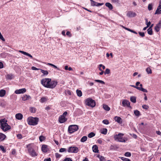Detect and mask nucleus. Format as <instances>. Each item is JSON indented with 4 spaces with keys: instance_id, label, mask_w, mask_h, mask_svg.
I'll return each instance as SVG.
<instances>
[{
    "instance_id": "f257e3e1",
    "label": "nucleus",
    "mask_w": 161,
    "mask_h": 161,
    "mask_svg": "<svg viewBox=\"0 0 161 161\" xmlns=\"http://www.w3.org/2000/svg\"><path fill=\"white\" fill-rule=\"evenodd\" d=\"M41 84L45 87L53 89L55 88L58 84L56 80H52L50 78H45L42 79L41 81Z\"/></svg>"
},
{
    "instance_id": "f03ea898",
    "label": "nucleus",
    "mask_w": 161,
    "mask_h": 161,
    "mask_svg": "<svg viewBox=\"0 0 161 161\" xmlns=\"http://www.w3.org/2000/svg\"><path fill=\"white\" fill-rule=\"evenodd\" d=\"M26 147L27 148L28 153L30 156L35 157L38 155V153L35 149V146L33 143L28 144L26 145Z\"/></svg>"
},
{
    "instance_id": "7ed1b4c3",
    "label": "nucleus",
    "mask_w": 161,
    "mask_h": 161,
    "mask_svg": "<svg viewBox=\"0 0 161 161\" xmlns=\"http://www.w3.org/2000/svg\"><path fill=\"white\" fill-rule=\"evenodd\" d=\"M7 122V120L5 118L0 120V127L3 131H7L11 129V126Z\"/></svg>"
},
{
    "instance_id": "20e7f679",
    "label": "nucleus",
    "mask_w": 161,
    "mask_h": 161,
    "mask_svg": "<svg viewBox=\"0 0 161 161\" xmlns=\"http://www.w3.org/2000/svg\"><path fill=\"white\" fill-rule=\"evenodd\" d=\"M124 134L122 133H119L118 135H115L114 136V139L117 142H125L127 141V139L124 137Z\"/></svg>"
},
{
    "instance_id": "39448f33",
    "label": "nucleus",
    "mask_w": 161,
    "mask_h": 161,
    "mask_svg": "<svg viewBox=\"0 0 161 161\" xmlns=\"http://www.w3.org/2000/svg\"><path fill=\"white\" fill-rule=\"evenodd\" d=\"M27 121L29 125H35L37 124L39 119L37 117L33 118L30 117L28 118Z\"/></svg>"
},
{
    "instance_id": "423d86ee",
    "label": "nucleus",
    "mask_w": 161,
    "mask_h": 161,
    "mask_svg": "<svg viewBox=\"0 0 161 161\" xmlns=\"http://www.w3.org/2000/svg\"><path fill=\"white\" fill-rule=\"evenodd\" d=\"M85 104L88 106L93 108L96 105V102L92 98H87L85 100Z\"/></svg>"
},
{
    "instance_id": "0eeeda50",
    "label": "nucleus",
    "mask_w": 161,
    "mask_h": 161,
    "mask_svg": "<svg viewBox=\"0 0 161 161\" xmlns=\"http://www.w3.org/2000/svg\"><path fill=\"white\" fill-rule=\"evenodd\" d=\"M67 114V112L65 111L62 115L59 116L58 118V121L60 123H64L67 120V119L66 118V117Z\"/></svg>"
},
{
    "instance_id": "6e6552de",
    "label": "nucleus",
    "mask_w": 161,
    "mask_h": 161,
    "mask_svg": "<svg viewBox=\"0 0 161 161\" xmlns=\"http://www.w3.org/2000/svg\"><path fill=\"white\" fill-rule=\"evenodd\" d=\"M78 151L79 149L76 147H70L68 150V152L69 153H76Z\"/></svg>"
},
{
    "instance_id": "1a4fd4ad",
    "label": "nucleus",
    "mask_w": 161,
    "mask_h": 161,
    "mask_svg": "<svg viewBox=\"0 0 161 161\" xmlns=\"http://www.w3.org/2000/svg\"><path fill=\"white\" fill-rule=\"evenodd\" d=\"M79 127L77 125H71L69 126L68 131H77Z\"/></svg>"
},
{
    "instance_id": "9d476101",
    "label": "nucleus",
    "mask_w": 161,
    "mask_h": 161,
    "mask_svg": "<svg viewBox=\"0 0 161 161\" xmlns=\"http://www.w3.org/2000/svg\"><path fill=\"white\" fill-rule=\"evenodd\" d=\"M122 106L124 107H131L130 102L128 100L126 99H124L122 100Z\"/></svg>"
},
{
    "instance_id": "9b49d317",
    "label": "nucleus",
    "mask_w": 161,
    "mask_h": 161,
    "mask_svg": "<svg viewBox=\"0 0 161 161\" xmlns=\"http://www.w3.org/2000/svg\"><path fill=\"white\" fill-rule=\"evenodd\" d=\"M98 68L100 71H101L99 73L100 75H102L103 74V73H104V71L102 70H104L105 69V66L103 65L102 64H100L98 66Z\"/></svg>"
},
{
    "instance_id": "f8f14e48",
    "label": "nucleus",
    "mask_w": 161,
    "mask_h": 161,
    "mask_svg": "<svg viewBox=\"0 0 161 161\" xmlns=\"http://www.w3.org/2000/svg\"><path fill=\"white\" fill-rule=\"evenodd\" d=\"M130 86H131L133 87L134 88H135L137 89H138L140 91H142V92H147V90H146V89H145L144 88H143L142 87H140L138 86H135L134 85H130Z\"/></svg>"
},
{
    "instance_id": "ddd939ff",
    "label": "nucleus",
    "mask_w": 161,
    "mask_h": 161,
    "mask_svg": "<svg viewBox=\"0 0 161 161\" xmlns=\"http://www.w3.org/2000/svg\"><path fill=\"white\" fill-rule=\"evenodd\" d=\"M26 91L25 88H23L15 90L14 92V93L16 94L23 93H25L26 92Z\"/></svg>"
},
{
    "instance_id": "4468645a",
    "label": "nucleus",
    "mask_w": 161,
    "mask_h": 161,
    "mask_svg": "<svg viewBox=\"0 0 161 161\" xmlns=\"http://www.w3.org/2000/svg\"><path fill=\"white\" fill-rule=\"evenodd\" d=\"M161 27V20H160L158 22V23L156 25V26L155 27V30L157 32H158L160 30V28Z\"/></svg>"
},
{
    "instance_id": "2eb2a0df",
    "label": "nucleus",
    "mask_w": 161,
    "mask_h": 161,
    "mask_svg": "<svg viewBox=\"0 0 161 161\" xmlns=\"http://www.w3.org/2000/svg\"><path fill=\"white\" fill-rule=\"evenodd\" d=\"M114 120L115 122L119 124H121L122 123V119L119 117L117 116H115L114 118Z\"/></svg>"
},
{
    "instance_id": "dca6fc26",
    "label": "nucleus",
    "mask_w": 161,
    "mask_h": 161,
    "mask_svg": "<svg viewBox=\"0 0 161 161\" xmlns=\"http://www.w3.org/2000/svg\"><path fill=\"white\" fill-rule=\"evenodd\" d=\"M42 151L43 153H46L48 150V146L46 145H43L42 147Z\"/></svg>"
},
{
    "instance_id": "f3484780",
    "label": "nucleus",
    "mask_w": 161,
    "mask_h": 161,
    "mask_svg": "<svg viewBox=\"0 0 161 161\" xmlns=\"http://www.w3.org/2000/svg\"><path fill=\"white\" fill-rule=\"evenodd\" d=\"M31 98V97L29 95H24L22 97V100L23 101H25Z\"/></svg>"
},
{
    "instance_id": "a211bd4d",
    "label": "nucleus",
    "mask_w": 161,
    "mask_h": 161,
    "mask_svg": "<svg viewBox=\"0 0 161 161\" xmlns=\"http://www.w3.org/2000/svg\"><path fill=\"white\" fill-rule=\"evenodd\" d=\"M23 117V115L21 113H18L15 115V118L18 120L22 119Z\"/></svg>"
},
{
    "instance_id": "6ab92c4d",
    "label": "nucleus",
    "mask_w": 161,
    "mask_h": 161,
    "mask_svg": "<svg viewBox=\"0 0 161 161\" xmlns=\"http://www.w3.org/2000/svg\"><path fill=\"white\" fill-rule=\"evenodd\" d=\"M40 70L41 72L43 74V76H47L49 74L48 71L47 70H45L40 69Z\"/></svg>"
},
{
    "instance_id": "aec40b11",
    "label": "nucleus",
    "mask_w": 161,
    "mask_h": 161,
    "mask_svg": "<svg viewBox=\"0 0 161 161\" xmlns=\"http://www.w3.org/2000/svg\"><path fill=\"white\" fill-rule=\"evenodd\" d=\"M19 52L25 55L26 56L29 57H30L31 58H33V57L32 56V55H31L30 54L27 53L26 52H24V51H21V50H19Z\"/></svg>"
},
{
    "instance_id": "412c9836",
    "label": "nucleus",
    "mask_w": 161,
    "mask_h": 161,
    "mask_svg": "<svg viewBox=\"0 0 161 161\" xmlns=\"http://www.w3.org/2000/svg\"><path fill=\"white\" fill-rule=\"evenodd\" d=\"M161 14V8L158 6L155 12V14Z\"/></svg>"
},
{
    "instance_id": "4be33fe9",
    "label": "nucleus",
    "mask_w": 161,
    "mask_h": 161,
    "mask_svg": "<svg viewBox=\"0 0 161 161\" xmlns=\"http://www.w3.org/2000/svg\"><path fill=\"white\" fill-rule=\"evenodd\" d=\"M98 147L96 145H94L93 146L92 149L93 151L96 153H98Z\"/></svg>"
},
{
    "instance_id": "5701e85b",
    "label": "nucleus",
    "mask_w": 161,
    "mask_h": 161,
    "mask_svg": "<svg viewBox=\"0 0 161 161\" xmlns=\"http://www.w3.org/2000/svg\"><path fill=\"white\" fill-rule=\"evenodd\" d=\"M6 91L3 89H2L0 90V97H4L6 94Z\"/></svg>"
},
{
    "instance_id": "b1692460",
    "label": "nucleus",
    "mask_w": 161,
    "mask_h": 161,
    "mask_svg": "<svg viewBox=\"0 0 161 161\" xmlns=\"http://www.w3.org/2000/svg\"><path fill=\"white\" fill-rule=\"evenodd\" d=\"M6 137V136L5 135L0 133V141H2L4 140Z\"/></svg>"
},
{
    "instance_id": "393cba45",
    "label": "nucleus",
    "mask_w": 161,
    "mask_h": 161,
    "mask_svg": "<svg viewBox=\"0 0 161 161\" xmlns=\"http://www.w3.org/2000/svg\"><path fill=\"white\" fill-rule=\"evenodd\" d=\"M127 15L129 17H134L136 16V14L135 13L130 12L127 13Z\"/></svg>"
},
{
    "instance_id": "a878e982",
    "label": "nucleus",
    "mask_w": 161,
    "mask_h": 161,
    "mask_svg": "<svg viewBox=\"0 0 161 161\" xmlns=\"http://www.w3.org/2000/svg\"><path fill=\"white\" fill-rule=\"evenodd\" d=\"M105 6L108 7V8L112 10L113 8V7L112 5L109 3H105Z\"/></svg>"
},
{
    "instance_id": "bb28decb",
    "label": "nucleus",
    "mask_w": 161,
    "mask_h": 161,
    "mask_svg": "<svg viewBox=\"0 0 161 161\" xmlns=\"http://www.w3.org/2000/svg\"><path fill=\"white\" fill-rule=\"evenodd\" d=\"M97 157L99 159L100 161H106V159L103 156L98 155Z\"/></svg>"
},
{
    "instance_id": "cd10ccee",
    "label": "nucleus",
    "mask_w": 161,
    "mask_h": 161,
    "mask_svg": "<svg viewBox=\"0 0 161 161\" xmlns=\"http://www.w3.org/2000/svg\"><path fill=\"white\" fill-rule=\"evenodd\" d=\"M130 101L134 103H135L136 102V97L135 96H131L130 97Z\"/></svg>"
},
{
    "instance_id": "c85d7f7f",
    "label": "nucleus",
    "mask_w": 161,
    "mask_h": 161,
    "mask_svg": "<svg viewBox=\"0 0 161 161\" xmlns=\"http://www.w3.org/2000/svg\"><path fill=\"white\" fill-rule=\"evenodd\" d=\"M153 25H151V26L147 30V33L150 35H152L153 34L152 29L151 27H152Z\"/></svg>"
},
{
    "instance_id": "c756f323",
    "label": "nucleus",
    "mask_w": 161,
    "mask_h": 161,
    "mask_svg": "<svg viewBox=\"0 0 161 161\" xmlns=\"http://www.w3.org/2000/svg\"><path fill=\"white\" fill-rule=\"evenodd\" d=\"M134 114H135V115L136 116L139 117L141 115V114H140V111L137 110H134Z\"/></svg>"
},
{
    "instance_id": "7c9ffc66",
    "label": "nucleus",
    "mask_w": 161,
    "mask_h": 161,
    "mask_svg": "<svg viewBox=\"0 0 161 161\" xmlns=\"http://www.w3.org/2000/svg\"><path fill=\"white\" fill-rule=\"evenodd\" d=\"M6 78L8 79L11 80L14 78V76L12 74H8L6 75Z\"/></svg>"
},
{
    "instance_id": "2f4dec72",
    "label": "nucleus",
    "mask_w": 161,
    "mask_h": 161,
    "mask_svg": "<svg viewBox=\"0 0 161 161\" xmlns=\"http://www.w3.org/2000/svg\"><path fill=\"white\" fill-rule=\"evenodd\" d=\"M103 108L104 109L107 111H109L110 110V108L108 105L106 104H103Z\"/></svg>"
},
{
    "instance_id": "473e14b6",
    "label": "nucleus",
    "mask_w": 161,
    "mask_h": 161,
    "mask_svg": "<svg viewBox=\"0 0 161 161\" xmlns=\"http://www.w3.org/2000/svg\"><path fill=\"white\" fill-rule=\"evenodd\" d=\"M77 95L79 97H80L82 96V92L80 90L78 89L76 90V91Z\"/></svg>"
},
{
    "instance_id": "72a5a7b5",
    "label": "nucleus",
    "mask_w": 161,
    "mask_h": 161,
    "mask_svg": "<svg viewBox=\"0 0 161 161\" xmlns=\"http://www.w3.org/2000/svg\"><path fill=\"white\" fill-rule=\"evenodd\" d=\"M7 55V53H3L0 54V57L2 58H5Z\"/></svg>"
},
{
    "instance_id": "f704fd0d",
    "label": "nucleus",
    "mask_w": 161,
    "mask_h": 161,
    "mask_svg": "<svg viewBox=\"0 0 161 161\" xmlns=\"http://www.w3.org/2000/svg\"><path fill=\"white\" fill-rule=\"evenodd\" d=\"M146 71L148 74H151L152 73V69L149 67H147L146 68Z\"/></svg>"
},
{
    "instance_id": "c9c22d12",
    "label": "nucleus",
    "mask_w": 161,
    "mask_h": 161,
    "mask_svg": "<svg viewBox=\"0 0 161 161\" xmlns=\"http://www.w3.org/2000/svg\"><path fill=\"white\" fill-rule=\"evenodd\" d=\"M123 27L125 30H127V31H130V32H132V33H134V34H137V33L136 31H133V30H131V29H129V28H128L125 27Z\"/></svg>"
},
{
    "instance_id": "e433bc0d",
    "label": "nucleus",
    "mask_w": 161,
    "mask_h": 161,
    "mask_svg": "<svg viewBox=\"0 0 161 161\" xmlns=\"http://www.w3.org/2000/svg\"><path fill=\"white\" fill-rule=\"evenodd\" d=\"M87 137L86 136H83V137H82V138L81 139H80V141L81 142H85L86 141L87 139Z\"/></svg>"
},
{
    "instance_id": "4c0bfd02",
    "label": "nucleus",
    "mask_w": 161,
    "mask_h": 161,
    "mask_svg": "<svg viewBox=\"0 0 161 161\" xmlns=\"http://www.w3.org/2000/svg\"><path fill=\"white\" fill-rule=\"evenodd\" d=\"M30 111L32 113H35L36 111V109L34 107H31L30 108Z\"/></svg>"
},
{
    "instance_id": "58836bf2",
    "label": "nucleus",
    "mask_w": 161,
    "mask_h": 161,
    "mask_svg": "<svg viewBox=\"0 0 161 161\" xmlns=\"http://www.w3.org/2000/svg\"><path fill=\"white\" fill-rule=\"evenodd\" d=\"M0 150H2L3 153H5L6 152V149H5L4 147L2 145L0 146Z\"/></svg>"
},
{
    "instance_id": "ea45409f",
    "label": "nucleus",
    "mask_w": 161,
    "mask_h": 161,
    "mask_svg": "<svg viewBox=\"0 0 161 161\" xmlns=\"http://www.w3.org/2000/svg\"><path fill=\"white\" fill-rule=\"evenodd\" d=\"M95 135V134L93 132H92L88 135V136L89 138H92Z\"/></svg>"
},
{
    "instance_id": "a19ab883",
    "label": "nucleus",
    "mask_w": 161,
    "mask_h": 161,
    "mask_svg": "<svg viewBox=\"0 0 161 161\" xmlns=\"http://www.w3.org/2000/svg\"><path fill=\"white\" fill-rule=\"evenodd\" d=\"M59 152L60 153L65 152H67V149L65 148H61L59 150Z\"/></svg>"
},
{
    "instance_id": "79ce46f5",
    "label": "nucleus",
    "mask_w": 161,
    "mask_h": 161,
    "mask_svg": "<svg viewBox=\"0 0 161 161\" xmlns=\"http://www.w3.org/2000/svg\"><path fill=\"white\" fill-rule=\"evenodd\" d=\"M110 73V70L108 69H106L104 72V75L108 74Z\"/></svg>"
},
{
    "instance_id": "37998d69",
    "label": "nucleus",
    "mask_w": 161,
    "mask_h": 161,
    "mask_svg": "<svg viewBox=\"0 0 161 161\" xmlns=\"http://www.w3.org/2000/svg\"><path fill=\"white\" fill-rule=\"evenodd\" d=\"M91 1V4L92 6H97V2H96L93 0H90Z\"/></svg>"
},
{
    "instance_id": "c03bdc74",
    "label": "nucleus",
    "mask_w": 161,
    "mask_h": 161,
    "mask_svg": "<svg viewBox=\"0 0 161 161\" xmlns=\"http://www.w3.org/2000/svg\"><path fill=\"white\" fill-rule=\"evenodd\" d=\"M148 9L150 11L153 9V5L152 3H150L148 4Z\"/></svg>"
},
{
    "instance_id": "a18cd8bd",
    "label": "nucleus",
    "mask_w": 161,
    "mask_h": 161,
    "mask_svg": "<svg viewBox=\"0 0 161 161\" xmlns=\"http://www.w3.org/2000/svg\"><path fill=\"white\" fill-rule=\"evenodd\" d=\"M111 2L115 4H118L119 2V0H110Z\"/></svg>"
},
{
    "instance_id": "49530a36",
    "label": "nucleus",
    "mask_w": 161,
    "mask_h": 161,
    "mask_svg": "<svg viewBox=\"0 0 161 161\" xmlns=\"http://www.w3.org/2000/svg\"><path fill=\"white\" fill-rule=\"evenodd\" d=\"M39 138L40 141L41 142L44 141L45 139V137L42 136H40Z\"/></svg>"
},
{
    "instance_id": "de8ad7c7",
    "label": "nucleus",
    "mask_w": 161,
    "mask_h": 161,
    "mask_svg": "<svg viewBox=\"0 0 161 161\" xmlns=\"http://www.w3.org/2000/svg\"><path fill=\"white\" fill-rule=\"evenodd\" d=\"M95 81L96 82H99L102 84H104L105 82L103 80H95Z\"/></svg>"
},
{
    "instance_id": "09e8293b",
    "label": "nucleus",
    "mask_w": 161,
    "mask_h": 161,
    "mask_svg": "<svg viewBox=\"0 0 161 161\" xmlns=\"http://www.w3.org/2000/svg\"><path fill=\"white\" fill-rule=\"evenodd\" d=\"M103 123L106 125H108L109 124V121L107 119H104L103 121Z\"/></svg>"
},
{
    "instance_id": "8fccbe9b",
    "label": "nucleus",
    "mask_w": 161,
    "mask_h": 161,
    "mask_svg": "<svg viewBox=\"0 0 161 161\" xmlns=\"http://www.w3.org/2000/svg\"><path fill=\"white\" fill-rule=\"evenodd\" d=\"M46 100V98L45 97H42L40 100V102L42 103L45 102Z\"/></svg>"
},
{
    "instance_id": "3c124183",
    "label": "nucleus",
    "mask_w": 161,
    "mask_h": 161,
    "mask_svg": "<svg viewBox=\"0 0 161 161\" xmlns=\"http://www.w3.org/2000/svg\"><path fill=\"white\" fill-rule=\"evenodd\" d=\"M125 155L126 157H130L131 156V154L130 152H127L125 153Z\"/></svg>"
},
{
    "instance_id": "603ef678",
    "label": "nucleus",
    "mask_w": 161,
    "mask_h": 161,
    "mask_svg": "<svg viewBox=\"0 0 161 161\" xmlns=\"http://www.w3.org/2000/svg\"><path fill=\"white\" fill-rule=\"evenodd\" d=\"M121 158L123 161H131L129 159L124 157H121Z\"/></svg>"
},
{
    "instance_id": "864d4df0",
    "label": "nucleus",
    "mask_w": 161,
    "mask_h": 161,
    "mask_svg": "<svg viewBox=\"0 0 161 161\" xmlns=\"http://www.w3.org/2000/svg\"><path fill=\"white\" fill-rule=\"evenodd\" d=\"M146 23L147 26L148 27L151 25V22L150 21L148 22V20L147 19H146Z\"/></svg>"
},
{
    "instance_id": "5fc2aeb1",
    "label": "nucleus",
    "mask_w": 161,
    "mask_h": 161,
    "mask_svg": "<svg viewBox=\"0 0 161 161\" xmlns=\"http://www.w3.org/2000/svg\"><path fill=\"white\" fill-rule=\"evenodd\" d=\"M142 108L144 109H147L149 108L148 106L147 105H143L142 106Z\"/></svg>"
},
{
    "instance_id": "6e6d98bb",
    "label": "nucleus",
    "mask_w": 161,
    "mask_h": 161,
    "mask_svg": "<svg viewBox=\"0 0 161 161\" xmlns=\"http://www.w3.org/2000/svg\"><path fill=\"white\" fill-rule=\"evenodd\" d=\"M31 69L32 70H40V69L37 68L34 66H32L31 67Z\"/></svg>"
},
{
    "instance_id": "4d7b16f0",
    "label": "nucleus",
    "mask_w": 161,
    "mask_h": 161,
    "mask_svg": "<svg viewBox=\"0 0 161 161\" xmlns=\"http://www.w3.org/2000/svg\"><path fill=\"white\" fill-rule=\"evenodd\" d=\"M55 155L57 158H59L61 157V155L57 153H55Z\"/></svg>"
},
{
    "instance_id": "13d9d810",
    "label": "nucleus",
    "mask_w": 161,
    "mask_h": 161,
    "mask_svg": "<svg viewBox=\"0 0 161 161\" xmlns=\"http://www.w3.org/2000/svg\"><path fill=\"white\" fill-rule=\"evenodd\" d=\"M139 34L142 37H144L145 36V34L144 33L142 32H139Z\"/></svg>"
},
{
    "instance_id": "bf43d9fd",
    "label": "nucleus",
    "mask_w": 161,
    "mask_h": 161,
    "mask_svg": "<svg viewBox=\"0 0 161 161\" xmlns=\"http://www.w3.org/2000/svg\"><path fill=\"white\" fill-rule=\"evenodd\" d=\"M4 67L3 64V63L0 61V69L3 68Z\"/></svg>"
},
{
    "instance_id": "052dcab7",
    "label": "nucleus",
    "mask_w": 161,
    "mask_h": 161,
    "mask_svg": "<svg viewBox=\"0 0 161 161\" xmlns=\"http://www.w3.org/2000/svg\"><path fill=\"white\" fill-rule=\"evenodd\" d=\"M97 142L100 144H102L103 143V141L100 139H98L97 140Z\"/></svg>"
},
{
    "instance_id": "680f3d73",
    "label": "nucleus",
    "mask_w": 161,
    "mask_h": 161,
    "mask_svg": "<svg viewBox=\"0 0 161 161\" xmlns=\"http://www.w3.org/2000/svg\"><path fill=\"white\" fill-rule=\"evenodd\" d=\"M17 137L19 139H21L22 138V136L20 134H18L17 135Z\"/></svg>"
},
{
    "instance_id": "e2e57ef3",
    "label": "nucleus",
    "mask_w": 161,
    "mask_h": 161,
    "mask_svg": "<svg viewBox=\"0 0 161 161\" xmlns=\"http://www.w3.org/2000/svg\"><path fill=\"white\" fill-rule=\"evenodd\" d=\"M63 161H72L71 159L70 158H67L64 159Z\"/></svg>"
},
{
    "instance_id": "0e129e2a",
    "label": "nucleus",
    "mask_w": 161,
    "mask_h": 161,
    "mask_svg": "<svg viewBox=\"0 0 161 161\" xmlns=\"http://www.w3.org/2000/svg\"><path fill=\"white\" fill-rule=\"evenodd\" d=\"M16 154V150L15 149H13L12 151V154L15 155Z\"/></svg>"
},
{
    "instance_id": "69168bd1",
    "label": "nucleus",
    "mask_w": 161,
    "mask_h": 161,
    "mask_svg": "<svg viewBox=\"0 0 161 161\" xmlns=\"http://www.w3.org/2000/svg\"><path fill=\"white\" fill-rule=\"evenodd\" d=\"M47 64L48 65L51 66L53 67V66L55 65L50 63H47Z\"/></svg>"
},
{
    "instance_id": "338daca9",
    "label": "nucleus",
    "mask_w": 161,
    "mask_h": 161,
    "mask_svg": "<svg viewBox=\"0 0 161 161\" xmlns=\"http://www.w3.org/2000/svg\"><path fill=\"white\" fill-rule=\"evenodd\" d=\"M44 161H51L50 158H45L44 159Z\"/></svg>"
},
{
    "instance_id": "774afa93",
    "label": "nucleus",
    "mask_w": 161,
    "mask_h": 161,
    "mask_svg": "<svg viewBox=\"0 0 161 161\" xmlns=\"http://www.w3.org/2000/svg\"><path fill=\"white\" fill-rule=\"evenodd\" d=\"M66 35L69 36H71V34L70 33V32L69 31H67L66 32Z\"/></svg>"
}]
</instances>
